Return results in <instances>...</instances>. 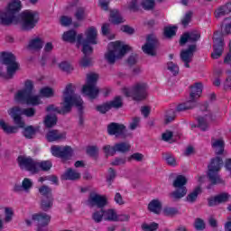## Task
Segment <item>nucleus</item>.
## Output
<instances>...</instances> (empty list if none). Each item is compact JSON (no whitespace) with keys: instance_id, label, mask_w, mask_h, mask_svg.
<instances>
[{"instance_id":"1","label":"nucleus","mask_w":231,"mask_h":231,"mask_svg":"<svg viewBox=\"0 0 231 231\" xmlns=\"http://www.w3.org/2000/svg\"><path fill=\"white\" fill-rule=\"evenodd\" d=\"M21 0H12L5 11H0V24L11 26L20 24L23 32H32L41 20V14L38 11L25 10L21 14Z\"/></svg>"},{"instance_id":"2","label":"nucleus","mask_w":231,"mask_h":231,"mask_svg":"<svg viewBox=\"0 0 231 231\" xmlns=\"http://www.w3.org/2000/svg\"><path fill=\"white\" fill-rule=\"evenodd\" d=\"M201 39V32L199 31H190L184 32L180 39V46H185L186 43L190 42L187 49L180 51V60L184 63L185 68H190V62L194 59V53L198 51V41Z\"/></svg>"},{"instance_id":"3","label":"nucleus","mask_w":231,"mask_h":231,"mask_svg":"<svg viewBox=\"0 0 231 231\" xmlns=\"http://www.w3.org/2000/svg\"><path fill=\"white\" fill-rule=\"evenodd\" d=\"M75 97V90L73 89V84L69 83L63 90L61 107L59 108L53 104L49 105L45 111L47 113H58V115H68L71 113L73 109V98Z\"/></svg>"},{"instance_id":"4","label":"nucleus","mask_w":231,"mask_h":231,"mask_svg":"<svg viewBox=\"0 0 231 231\" xmlns=\"http://www.w3.org/2000/svg\"><path fill=\"white\" fill-rule=\"evenodd\" d=\"M33 81L32 79L25 80L24 88L19 90L14 96L15 102L18 104H27V106L41 105V96H33Z\"/></svg>"},{"instance_id":"5","label":"nucleus","mask_w":231,"mask_h":231,"mask_svg":"<svg viewBox=\"0 0 231 231\" xmlns=\"http://www.w3.org/2000/svg\"><path fill=\"white\" fill-rule=\"evenodd\" d=\"M9 116L13 118L14 124L16 126H11L6 124L3 119H0V129L5 133V134H15L19 129H24L26 124L23 119V114L19 110V106H13L7 111Z\"/></svg>"},{"instance_id":"6","label":"nucleus","mask_w":231,"mask_h":231,"mask_svg":"<svg viewBox=\"0 0 231 231\" xmlns=\"http://www.w3.org/2000/svg\"><path fill=\"white\" fill-rule=\"evenodd\" d=\"M131 50L129 45H123L122 42L116 41L112 42L108 44V50L105 53V60L108 64L113 66L116 60L122 59L124 55L127 53Z\"/></svg>"},{"instance_id":"7","label":"nucleus","mask_w":231,"mask_h":231,"mask_svg":"<svg viewBox=\"0 0 231 231\" xmlns=\"http://www.w3.org/2000/svg\"><path fill=\"white\" fill-rule=\"evenodd\" d=\"M147 89H149L147 83L138 82L130 88H124L123 93L126 97H130L135 102H143V100H146L147 97H149Z\"/></svg>"},{"instance_id":"8","label":"nucleus","mask_w":231,"mask_h":231,"mask_svg":"<svg viewBox=\"0 0 231 231\" xmlns=\"http://www.w3.org/2000/svg\"><path fill=\"white\" fill-rule=\"evenodd\" d=\"M0 60L2 64L6 66L5 79H14V75H15L21 68V65L17 62V57H15V54L12 52H1Z\"/></svg>"},{"instance_id":"9","label":"nucleus","mask_w":231,"mask_h":231,"mask_svg":"<svg viewBox=\"0 0 231 231\" xmlns=\"http://www.w3.org/2000/svg\"><path fill=\"white\" fill-rule=\"evenodd\" d=\"M188 180L184 175H179L173 181L172 186L176 189L174 191L169 194L170 198L172 201H180L181 198H185L187 196V185Z\"/></svg>"},{"instance_id":"10","label":"nucleus","mask_w":231,"mask_h":231,"mask_svg":"<svg viewBox=\"0 0 231 231\" xmlns=\"http://www.w3.org/2000/svg\"><path fill=\"white\" fill-rule=\"evenodd\" d=\"M107 133L109 136H115L121 140H127V138H133V132L127 130V126L124 124L110 123L107 125Z\"/></svg>"},{"instance_id":"11","label":"nucleus","mask_w":231,"mask_h":231,"mask_svg":"<svg viewBox=\"0 0 231 231\" xmlns=\"http://www.w3.org/2000/svg\"><path fill=\"white\" fill-rule=\"evenodd\" d=\"M51 153L54 158H60L61 162L66 163L68 160H71V158H73V148L69 145H52L51 147Z\"/></svg>"},{"instance_id":"12","label":"nucleus","mask_w":231,"mask_h":231,"mask_svg":"<svg viewBox=\"0 0 231 231\" xmlns=\"http://www.w3.org/2000/svg\"><path fill=\"white\" fill-rule=\"evenodd\" d=\"M160 46V42L154 34H148L146 36V42L142 46V50L145 55L150 57H156V50Z\"/></svg>"},{"instance_id":"13","label":"nucleus","mask_w":231,"mask_h":231,"mask_svg":"<svg viewBox=\"0 0 231 231\" xmlns=\"http://www.w3.org/2000/svg\"><path fill=\"white\" fill-rule=\"evenodd\" d=\"M18 165L21 169H25L32 174H39V170L37 168V161L32 157H24L23 155L18 157Z\"/></svg>"},{"instance_id":"14","label":"nucleus","mask_w":231,"mask_h":231,"mask_svg":"<svg viewBox=\"0 0 231 231\" xmlns=\"http://www.w3.org/2000/svg\"><path fill=\"white\" fill-rule=\"evenodd\" d=\"M107 199L106 197L97 193H90L87 200V205L89 206L90 208L97 207L98 209H104V208L107 207Z\"/></svg>"},{"instance_id":"15","label":"nucleus","mask_w":231,"mask_h":231,"mask_svg":"<svg viewBox=\"0 0 231 231\" xmlns=\"http://www.w3.org/2000/svg\"><path fill=\"white\" fill-rule=\"evenodd\" d=\"M82 37V33L78 34L76 30L70 29L63 32L62 41H64V42H69L70 44H75V42H77V47L80 48Z\"/></svg>"},{"instance_id":"16","label":"nucleus","mask_w":231,"mask_h":231,"mask_svg":"<svg viewBox=\"0 0 231 231\" xmlns=\"http://www.w3.org/2000/svg\"><path fill=\"white\" fill-rule=\"evenodd\" d=\"M84 101L82 100V97L79 96L78 94L74 95V98L72 99V107L75 106L78 109L79 114V125L80 127H84Z\"/></svg>"},{"instance_id":"17","label":"nucleus","mask_w":231,"mask_h":231,"mask_svg":"<svg viewBox=\"0 0 231 231\" xmlns=\"http://www.w3.org/2000/svg\"><path fill=\"white\" fill-rule=\"evenodd\" d=\"M82 42H88L90 44H98V32L97 27L91 26L85 31V38L82 37Z\"/></svg>"},{"instance_id":"18","label":"nucleus","mask_w":231,"mask_h":231,"mask_svg":"<svg viewBox=\"0 0 231 231\" xmlns=\"http://www.w3.org/2000/svg\"><path fill=\"white\" fill-rule=\"evenodd\" d=\"M230 194L226 192L220 193L215 197L208 199V207H217V205H221L223 203H228L230 201Z\"/></svg>"},{"instance_id":"19","label":"nucleus","mask_w":231,"mask_h":231,"mask_svg":"<svg viewBox=\"0 0 231 231\" xmlns=\"http://www.w3.org/2000/svg\"><path fill=\"white\" fill-rule=\"evenodd\" d=\"M32 221H36L37 228H43L50 225V222L51 221V216L46 213H38L32 215Z\"/></svg>"},{"instance_id":"20","label":"nucleus","mask_w":231,"mask_h":231,"mask_svg":"<svg viewBox=\"0 0 231 231\" xmlns=\"http://www.w3.org/2000/svg\"><path fill=\"white\" fill-rule=\"evenodd\" d=\"M82 94L88 97L90 100H95L96 98H98L100 88L97 85H84L82 88Z\"/></svg>"},{"instance_id":"21","label":"nucleus","mask_w":231,"mask_h":231,"mask_svg":"<svg viewBox=\"0 0 231 231\" xmlns=\"http://www.w3.org/2000/svg\"><path fill=\"white\" fill-rule=\"evenodd\" d=\"M213 52L211 53L212 59H219L223 55V38L217 37L213 39Z\"/></svg>"},{"instance_id":"22","label":"nucleus","mask_w":231,"mask_h":231,"mask_svg":"<svg viewBox=\"0 0 231 231\" xmlns=\"http://www.w3.org/2000/svg\"><path fill=\"white\" fill-rule=\"evenodd\" d=\"M45 138L49 143L60 142V140H66V132L60 133L59 130L52 129L46 134Z\"/></svg>"},{"instance_id":"23","label":"nucleus","mask_w":231,"mask_h":231,"mask_svg":"<svg viewBox=\"0 0 231 231\" xmlns=\"http://www.w3.org/2000/svg\"><path fill=\"white\" fill-rule=\"evenodd\" d=\"M198 100H199L198 97L189 96V98L188 101H186L183 104H180L177 106V111L179 112L189 111V109H194L195 107H198L199 106Z\"/></svg>"},{"instance_id":"24","label":"nucleus","mask_w":231,"mask_h":231,"mask_svg":"<svg viewBox=\"0 0 231 231\" xmlns=\"http://www.w3.org/2000/svg\"><path fill=\"white\" fill-rule=\"evenodd\" d=\"M223 167V159L217 156L211 159L209 165H208V172H219Z\"/></svg>"},{"instance_id":"25","label":"nucleus","mask_w":231,"mask_h":231,"mask_svg":"<svg viewBox=\"0 0 231 231\" xmlns=\"http://www.w3.org/2000/svg\"><path fill=\"white\" fill-rule=\"evenodd\" d=\"M207 176L210 185H225V180L221 178L219 171H208Z\"/></svg>"},{"instance_id":"26","label":"nucleus","mask_w":231,"mask_h":231,"mask_svg":"<svg viewBox=\"0 0 231 231\" xmlns=\"http://www.w3.org/2000/svg\"><path fill=\"white\" fill-rule=\"evenodd\" d=\"M110 23L115 25L124 24L125 19L118 9L110 10Z\"/></svg>"},{"instance_id":"27","label":"nucleus","mask_w":231,"mask_h":231,"mask_svg":"<svg viewBox=\"0 0 231 231\" xmlns=\"http://www.w3.org/2000/svg\"><path fill=\"white\" fill-rule=\"evenodd\" d=\"M211 146L216 150L217 156H220L225 152V141L223 139L211 138Z\"/></svg>"},{"instance_id":"28","label":"nucleus","mask_w":231,"mask_h":231,"mask_svg":"<svg viewBox=\"0 0 231 231\" xmlns=\"http://www.w3.org/2000/svg\"><path fill=\"white\" fill-rule=\"evenodd\" d=\"M162 208L163 204H162V201H160V199H152L148 204L149 212H152V214H156L157 216H160V214H162Z\"/></svg>"},{"instance_id":"29","label":"nucleus","mask_w":231,"mask_h":231,"mask_svg":"<svg viewBox=\"0 0 231 231\" xmlns=\"http://www.w3.org/2000/svg\"><path fill=\"white\" fill-rule=\"evenodd\" d=\"M80 178V173L77 172V171L72 168L67 169L64 174L61 176V180L77 181Z\"/></svg>"},{"instance_id":"30","label":"nucleus","mask_w":231,"mask_h":231,"mask_svg":"<svg viewBox=\"0 0 231 231\" xmlns=\"http://www.w3.org/2000/svg\"><path fill=\"white\" fill-rule=\"evenodd\" d=\"M42 46H44V41L40 37H36L29 42L27 48L33 51H41V50H42Z\"/></svg>"},{"instance_id":"31","label":"nucleus","mask_w":231,"mask_h":231,"mask_svg":"<svg viewBox=\"0 0 231 231\" xmlns=\"http://www.w3.org/2000/svg\"><path fill=\"white\" fill-rule=\"evenodd\" d=\"M199 194H203V188H201V186H197L194 188L193 191L188 194L186 201H188V203H196Z\"/></svg>"},{"instance_id":"32","label":"nucleus","mask_w":231,"mask_h":231,"mask_svg":"<svg viewBox=\"0 0 231 231\" xmlns=\"http://www.w3.org/2000/svg\"><path fill=\"white\" fill-rule=\"evenodd\" d=\"M114 145L116 147V153L127 154L131 151V143L129 142H119Z\"/></svg>"},{"instance_id":"33","label":"nucleus","mask_w":231,"mask_h":231,"mask_svg":"<svg viewBox=\"0 0 231 231\" xmlns=\"http://www.w3.org/2000/svg\"><path fill=\"white\" fill-rule=\"evenodd\" d=\"M39 129V126L33 127V125L23 127V134L27 140H32L35 138V134H37Z\"/></svg>"},{"instance_id":"34","label":"nucleus","mask_w":231,"mask_h":231,"mask_svg":"<svg viewBox=\"0 0 231 231\" xmlns=\"http://www.w3.org/2000/svg\"><path fill=\"white\" fill-rule=\"evenodd\" d=\"M191 92L189 97L199 99L201 94L203 93V84L201 82L195 83L194 86H191Z\"/></svg>"},{"instance_id":"35","label":"nucleus","mask_w":231,"mask_h":231,"mask_svg":"<svg viewBox=\"0 0 231 231\" xmlns=\"http://www.w3.org/2000/svg\"><path fill=\"white\" fill-rule=\"evenodd\" d=\"M74 17L78 23H82V21H86V17L88 14H86V7L78 6L74 12Z\"/></svg>"},{"instance_id":"36","label":"nucleus","mask_w":231,"mask_h":231,"mask_svg":"<svg viewBox=\"0 0 231 231\" xmlns=\"http://www.w3.org/2000/svg\"><path fill=\"white\" fill-rule=\"evenodd\" d=\"M57 122H59L57 116L49 114L45 116L43 124L47 129H51V127H55V125H57Z\"/></svg>"},{"instance_id":"37","label":"nucleus","mask_w":231,"mask_h":231,"mask_svg":"<svg viewBox=\"0 0 231 231\" xmlns=\"http://www.w3.org/2000/svg\"><path fill=\"white\" fill-rule=\"evenodd\" d=\"M230 12H231V2H228L216 11L215 17L217 19H219V17H223V15H227V14H230Z\"/></svg>"},{"instance_id":"38","label":"nucleus","mask_w":231,"mask_h":231,"mask_svg":"<svg viewBox=\"0 0 231 231\" xmlns=\"http://www.w3.org/2000/svg\"><path fill=\"white\" fill-rule=\"evenodd\" d=\"M208 107H209L208 101H205L204 103L199 104V111H201V113H208V115H206V116H208L211 122H215L216 115H214V113L208 110Z\"/></svg>"},{"instance_id":"39","label":"nucleus","mask_w":231,"mask_h":231,"mask_svg":"<svg viewBox=\"0 0 231 231\" xmlns=\"http://www.w3.org/2000/svg\"><path fill=\"white\" fill-rule=\"evenodd\" d=\"M103 216L105 221L116 222L117 214L116 211L113 208L105 209L103 208Z\"/></svg>"},{"instance_id":"40","label":"nucleus","mask_w":231,"mask_h":231,"mask_svg":"<svg viewBox=\"0 0 231 231\" xmlns=\"http://www.w3.org/2000/svg\"><path fill=\"white\" fill-rule=\"evenodd\" d=\"M51 167H53V163H51V161H37L36 169L39 170V172L40 171H42L43 172H48L51 171Z\"/></svg>"},{"instance_id":"41","label":"nucleus","mask_w":231,"mask_h":231,"mask_svg":"<svg viewBox=\"0 0 231 231\" xmlns=\"http://www.w3.org/2000/svg\"><path fill=\"white\" fill-rule=\"evenodd\" d=\"M53 207V197L44 198L42 199L41 202V209L43 212H48Z\"/></svg>"},{"instance_id":"42","label":"nucleus","mask_w":231,"mask_h":231,"mask_svg":"<svg viewBox=\"0 0 231 231\" xmlns=\"http://www.w3.org/2000/svg\"><path fill=\"white\" fill-rule=\"evenodd\" d=\"M108 106H110V109H121V107H124L122 97L116 96L113 100L108 101Z\"/></svg>"},{"instance_id":"43","label":"nucleus","mask_w":231,"mask_h":231,"mask_svg":"<svg viewBox=\"0 0 231 231\" xmlns=\"http://www.w3.org/2000/svg\"><path fill=\"white\" fill-rule=\"evenodd\" d=\"M207 116H199L196 117V120L198 122L197 127L200 129L201 131H208V122L207 121Z\"/></svg>"},{"instance_id":"44","label":"nucleus","mask_w":231,"mask_h":231,"mask_svg":"<svg viewBox=\"0 0 231 231\" xmlns=\"http://www.w3.org/2000/svg\"><path fill=\"white\" fill-rule=\"evenodd\" d=\"M93 45L94 44L82 42L81 40L79 46H82L81 51L84 54V56L89 57L90 55H93Z\"/></svg>"},{"instance_id":"45","label":"nucleus","mask_w":231,"mask_h":231,"mask_svg":"<svg viewBox=\"0 0 231 231\" xmlns=\"http://www.w3.org/2000/svg\"><path fill=\"white\" fill-rule=\"evenodd\" d=\"M19 111L23 116H26L27 118H33L37 113V109H35V107L21 108V106H19Z\"/></svg>"},{"instance_id":"46","label":"nucleus","mask_w":231,"mask_h":231,"mask_svg":"<svg viewBox=\"0 0 231 231\" xmlns=\"http://www.w3.org/2000/svg\"><path fill=\"white\" fill-rule=\"evenodd\" d=\"M40 95L44 98H53L55 97V90L50 87H44L40 89Z\"/></svg>"},{"instance_id":"47","label":"nucleus","mask_w":231,"mask_h":231,"mask_svg":"<svg viewBox=\"0 0 231 231\" xmlns=\"http://www.w3.org/2000/svg\"><path fill=\"white\" fill-rule=\"evenodd\" d=\"M178 30V26H167L164 27L163 35L166 39H172L176 35V31Z\"/></svg>"},{"instance_id":"48","label":"nucleus","mask_w":231,"mask_h":231,"mask_svg":"<svg viewBox=\"0 0 231 231\" xmlns=\"http://www.w3.org/2000/svg\"><path fill=\"white\" fill-rule=\"evenodd\" d=\"M162 160H164L167 165H170L171 167H176V165H178L176 158L170 152L162 153Z\"/></svg>"},{"instance_id":"49","label":"nucleus","mask_w":231,"mask_h":231,"mask_svg":"<svg viewBox=\"0 0 231 231\" xmlns=\"http://www.w3.org/2000/svg\"><path fill=\"white\" fill-rule=\"evenodd\" d=\"M39 193L43 196V198H53V193L51 188L48 185H42L39 188Z\"/></svg>"},{"instance_id":"50","label":"nucleus","mask_w":231,"mask_h":231,"mask_svg":"<svg viewBox=\"0 0 231 231\" xmlns=\"http://www.w3.org/2000/svg\"><path fill=\"white\" fill-rule=\"evenodd\" d=\"M162 214L168 217H174V216H178V214H180V210L176 208L166 207L163 208Z\"/></svg>"},{"instance_id":"51","label":"nucleus","mask_w":231,"mask_h":231,"mask_svg":"<svg viewBox=\"0 0 231 231\" xmlns=\"http://www.w3.org/2000/svg\"><path fill=\"white\" fill-rule=\"evenodd\" d=\"M141 6L143 10L146 11L154 10V6H156V2L154 0H143L141 2Z\"/></svg>"},{"instance_id":"52","label":"nucleus","mask_w":231,"mask_h":231,"mask_svg":"<svg viewBox=\"0 0 231 231\" xmlns=\"http://www.w3.org/2000/svg\"><path fill=\"white\" fill-rule=\"evenodd\" d=\"M98 82V74L90 73L87 75V84L86 86H97Z\"/></svg>"},{"instance_id":"53","label":"nucleus","mask_w":231,"mask_h":231,"mask_svg":"<svg viewBox=\"0 0 231 231\" xmlns=\"http://www.w3.org/2000/svg\"><path fill=\"white\" fill-rule=\"evenodd\" d=\"M176 118V111L174 110H168L166 115L164 116V124L167 125L171 124V122H174Z\"/></svg>"},{"instance_id":"54","label":"nucleus","mask_w":231,"mask_h":231,"mask_svg":"<svg viewBox=\"0 0 231 231\" xmlns=\"http://www.w3.org/2000/svg\"><path fill=\"white\" fill-rule=\"evenodd\" d=\"M160 225L156 222L151 224L143 223L141 226L142 230L143 231H156L159 228Z\"/></svg>"},{"instance_id":"55","label":"nucleus","mask_w":231,"mask_h":231,"mask_svg":"<svg viewBox=\"0 0 231 231\" xmlns=\"http://www.w3.org/2000/svg\"><path fill=\"white\" fill-rule=\"evenodd\" d=\"M92 219H93L94 223H102V221L104 219V209L96 210L92 214Z\"/></svg>"},{"instance_id":"56","label":"nucleus","mask_w":231,"mask_h":231,"mask_svg":"<svg viewBox=\"0 0 231 231\" xmlns=\"http://www.w3.org/2000/svg\"><path fill=\"white\" fill-rule=\"evenodd\" d=\"M194 15V12L188 11L184 17L181 19V24L184 26V28H187L189 26V23L192 21V16Z\"/></svg>"},{"instance_id":"57","label":"nucleus","mask_w":231,"mask_h":231,"mask_svg":"<svg viewBox=\"0 0 231 231\" xmlns=\"http://www.w3.org/2000/svg\"><path fill=\"white\" fill-rule=\"evenodd\" d=\"M195 230L203 231L207 228V225L205 224V220L202 218H196L193 224Z\"/></svg>"},{"instance_id":"58","label":"nucleus","mask_w":231,"mask_h":231,"mask_svg":"<svg viewBox=\"0 0 231 231\" xmlns=\"http://www.w3.org/2000/svg\"><path fill=\"white\" fill-rule=\"evenodd\" d=\"M103 151L106 156V158L108 156H115V154H116V148L115 146V144L113 146L106 144L103 147Z\"/></svg>"},{"instance_id":"59","label":"nucleus","mask_w":231,"mask_h":231,"mask_svg":"<svg viewBox=\"0 0 231 231\" xmlns=\"http://www.w3.org/2000/svg\"><path fill=\"white\" fill-rule=\"evenodd\" d=\"M111 106H109V103H103L101 105H97L96 106V111H97L98 113H100L101 115H106V113H107V111H110Z\"/></svg>"},{"instance_id":"60","label":"nucleus","mask_w":231,"mask_h":231,"mask_svg":"<svg viewBox=\"0 0 231 231\" xmlns=\"http://www.w3.org/2000/svg\"><path fill=\"white\" fill-rule=\"evenodd\" d=\"M167 69H169V71H171V73H172L174 77H176V75L180 73V67L178 66V64L172 61H169L167 63Z\"/></svg>"},{"instance_id":"61","label":"nucleus","mask_w":231,"mask_h":231,"mask_svg":"<svg viewBox=\"0 0 231 231\" xmlns=\"http://www.w3.org/2000/svg\"><path fill=\"white\" fill-rule=\"evenodd\" d=\"M60 23L61 26H70V24H73V18L71 16L62 15L60 18Z\"/></svg>"},{"instance_id":"62","label":"nucleus","mask_w":231,"mask_h":231,"mask_svg":"<svg viewBox=\"0 0 231 231\" xmlns=\"http://www.w3.org/2000/svg\"><path fill=\"white\" fill-rule=\"evenodd\" d=\"M128 10H130V12H139L140 5L138 4V0H131L128 3Z\"/></svg>"},{"instance_id":"63","label":"nucleus","mask_w":231,"mask_h":231,"mask_svg":"<svg viewBox=\"0 0 231 231\" xmlns=\"http://www.w3.org/2000/svg\"><path fill=\"white\" fill-rule=\"evenodd\" d=\"M87 154L91 158H97L98 156V147L97 146H88L87 148Z\"/></svg>"},{"instance_id":"64","label":"nucleus","mask_w":231,"mask_h":231,"mask_svg":"<svg viewBox=\"0 0 231 231\" xmlns=\"http://www.w3.org/2000/svg\"><path fill=\"white\" fill-rule=\"evenodd\" d=\"M228 77L226 79L224 82V89L226 91H228V89L231 91V70L226 71Z\"/></svg>"}]
</instances>
